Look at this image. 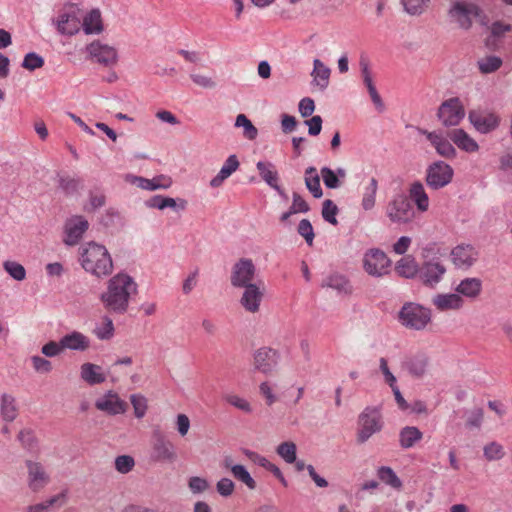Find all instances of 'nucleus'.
Wrapping results in <instances>:
<instances>
[{
  "instance_id": "dca6fc26",
  "label": "nucleus",
  "mask_w": 512,
  "mask_h": 512,
  "mask_svg": "<svg viewBox=\"0 0 512 512\" xmlns=\"http://www.w3.org/2000/svg\"><path fill=\"white\" fill-rule=\"evenodd\" d=\"M446 267L439 261H426L419 270V279L423 285L435 288L443 279Z\"/></svg>"
},
{
  "instance_id": "ea45409f",
  "label": "nucleus",
  "mask_w": 512,
  "mask_h": 512,
  "mask_svg": "<svg viewBox=\"0 0 512 512\" xmlns=\"http://www.w3.org/2000/svg\"><path fill=\"white\" fill-rule=\"evenodd\" d=\"M164 179H165L164 177L146 179V178L140 177V176H133L132 183L136 184L138 187H140L142 189L154 191L157 189H166V188L170 187L171 181L167 180L166 183H162L161 181Z\"/></svg>"
},
{
  "instance_id": "9d476101",
  "label": "nucleus",
  "mask_w": 512,
  "mask_h": 512,
  "mask_svg": "<svg viewBox=\"0 0 512 512\" xmlns=\"http://www.w3.org/2000/svg\"><path fill=\"white\" fill-rule=\"evenodd\" d=\"M256 275V267L251 259L241 258L232 268L231 285L237 288H243L252 285Z\"/></svg>"
},
{
  "instance_id": "393cba45",
  "label": "nucleus",
  "mask_w": 512,
  "mask_h": 512,
  "mask_svg": "<svg viewBox=\"0 0 512 512\" xmlns=\"http://www.w3.org/2000/svg\"><path fill=\"white\" fill-rule=\"evenodd\" d=\"M447 136L459 149L465 152L472 153L479 150L478 143L461 128L448 131Z\"/></svg>"
},
{
  "instance_id": "7c9ffc66",
  "label": "nucleus",
  "mask_w": 512,
  "mask_h": 512,
  "mask_svg": "<svg viewBox=\"0 0 512 512\" xmlns=\"http://www.w3.org/2000/svg\"><path fill=\"white\" fill-rule=\"evenodd\" d=\"M80 377L89 385L101 384L106 380L102 368L99 365L89 362L81 365Z\"/></svg>"
},
{
  "instance_id": "de8ad7c7",
  "label": "nucleus",
  "mask_w": 512,
  "mask_h": 512,
  "mask_svg": "<svg viewBox=\"0 0 512 512\" xmlns=\"http://www.w3.org/2000/svg\"><path fill=\"white\" fill-rule=\"evenodd\" d=\"M231 473L237 480L243 482L249 489L253 490L256 488L255 480L251 477L250 473L243 465H235L232 467Z\"/></svg>"
},
{
  "instance_id": "c85d7f7f",
  "label": "nucleus",
  "mask_w": 512,
  "mask_h": 512,
  "mask_svg": "<svg viewBox=\"0 0 512 512\" xmlns=\"http://www.w3.org/2000/svg\"><path fill=\"white\" fill-rule=\"evenodd\" d=\"M432 302L439 311L458 310L464 304L462 297L456 293L437 294Z\"/></svg>"
},
{
  "instance_id": "f257e3e1",
  "label": "nucleus",
  "mask_w": 512,
  "mask_h": 512,
  "mask_svg": "<svg viewBox=\"0 0 512 512\" xmlns=\"http://www.w3.org/2000/svg\"><path fill=\"white\" fill-rule=\"evenodd\" d=\"M137 293V284L127 274L119 273L108 281L107 291L100 300L104 307L117 314H124L129 306L130 296Z\"/></svg>"
},
{
  "instance_id": "5701e85b",
  "label": "nucleus",
  "mask_w": 512,
  "mask_h": 512,
  "mask_svg": "<svg viewBox=\"0 0 512 512\" xmlns=\"http://www.w3.org/2000/svg\"><path fill=\"white\" fill-rule=\"evenodd\" d=\"M244 288L240 303L250 313L259 311L260 303L264 296L263 289L258 284L248 285Z\"/></svg>"
},
{
  "instance_id": "f704fd0d",
  "label": "nucleus",
  "mask_w": 512,
  "mask_h": 512,
  "mask_svg": "<svg viewBox=\"0 0 512 512\" xmlns=\"http://www.w3.org/2000/svg\"><path fill=\"white\" fill-rule=\"evenodd\" d=\"M422 438L423 433L415 426H406L399 433V443L403 449L413 447Z\"/></svg>"
},
{
  "instance_id": "bb28decb",
  "label": "nucleus",
  "mask_w": 512,
  "mask_h": 512,
  "mask_svg": "<svg viewBox=\"0 0 512 512\" xmlns=\"http://www.w3.org/2000/svg\"><path fill=\"white\" fill-rule=\"evenodd\" d=\"M239 166L240 162L237 156L235 154L230 155L224 162L218 174L210 180V186L212 188L220 187L226 179L238 170Z\"/></svg>"
},
{
  "instance_id": "4c0bfd02",
  "label": "nucleus",
  "mask_w": 512,
  "mask_h": 512,
  "mask_svg": "<svg viewBox=\"0 0 512 512\" xmlns=\"http://www.w3.org/2000/svg\"><path fill=\"white\" fill-rule=\"evenodd\" d=\"M0 412L3 420L6 422H12L16 419L18 409L16 406V400L12 395L7 393L2 394Z\"/></svg>"
},
{
  "instance_id": "603ef678",
  "label": "nucleus",
  "mask_w": 512,
  "mask_h": 512,
  "mask_svg": "<svg viewBox=\"0 0 512 512\" xmlns=\"http://www.w3.org/2000/svg\"><path fill=\"white\" fill-rule=\"evenodd\" d=\"M96 336L101 340H109L114 335L113 321L108 317H103V324L101 327L95 329Z\"/></svg>"
},
{
  "instance_id": "e2e57ef3",
  "label": "nucleus",
  "mask_w": 512,
  "mask_h": 512,
  "mask_svg": "<svg viewBox=\"0 0 512 512\" xmlns=\"http://www.w3.org/2000/svg\"><path fill=\"white\" fill-rule=\"evenodd\" d=\"M106 203V197L103 193H89V206L85 207L87 212L95 211L103 207Z\"/></svg>"
},
{
  "instance_id": "4d7b16f0",
  "label": "nucleus",
  "mask_w": 512,
  "mask_h": 512,
  "mask_svg": "<svg viewBox=\"0 0 512 512\" xmlns=\"http://www.w3.org/2000/svg\"><path fill=\"white\" fill-rule=\"evenodd\" d=\"M297 232L301 235L306 243L311 246L315 237L311 222L308 219H302L297 228Z\"/></svg>"
},
{
  "instance_id": "c9c22d12",
  "label": "nucleus",
  "mask_w": 512,
  "mask_h": 512,
  "mask_svg": "<svg viewBox=\"0 0 512 512\" xmlns=\"http://www.w3.org/2000/svg\"><path fill=\"white\" fill-rule=\"evenodd\" d=\"M395 270L400 276L410 279L419 276L420 267L412 256H405L397 262Z\"/></svg>"
},
{
  "instance_id": "39448f33",
  "label": "nucleus",
  "mask_w": 512,
  "mask_h": 512,
  "mask_svg": "<svg viewBox=\"0 0 512 512\" xmlns=\"http://www.w3.org/2000/svg\"><path fill=\"white\" fill-rule=\"evenodd\" d=\"M399 318L405 327L422 330L430 322L431 312L419 304L406 303L399 312Z\"/></svg>"
},
{
  "instance_id": "6e6552de",
  "label": "nucleus",
  "mask_w": 512,
  "mask_h": 512,
  "mask_svg": "<svg viewBox=\"0 0 512 512\" xmlns=\"http://www.w3.org/2000/svg\"><path fill=\"white\" fill-rule=\"evenodd\" d=\"M464 117L465 109L458 97L443 101L437 111V118L445 127L457 126Z\"/></svg>"
},
{
  "instance_id": "bf43d9fd",
  "label": "nucleus",
  "mask_w": 512,
  "mask_h": 512,
  "mask_svg": "<svg viewBox=\"0 0 512 512\" xmlns=\"http://www.w3.org/2000/svg\"><path fill=\"white\" fill-rule=\"evenodd\" d=\"M135 465L133 457L129 455H121L115 459V468L118 472L126 474L130 472Z\"/></svg>"
},
{
  "instance_id": "5fc2aeb1",
  "label": "nucleus",
  "mask_w": 512,
  "mask_h": 512,
  "mask_svg": "<svg viewBox=\"0 0 512 512\" xmlns=\"http://www.w3.org/2000/svg\"><path fill=\"white\" fill-rule=\"evenodd\" d=\"M44 65V59L35 52H29L25 55L22 67L34 71L35 69L41 68Z\"/></svg>"
},
{
  "instance_id": "2f4dec72",
  "label": "nucleus",
  "mask_w": 512,
  "mask_h": 512,
  "mask_svg": "<svg viewBox=\"0 0 512 512\" xmlns=\"http://www.w3.org/2000/svg\"><path fill=\"white\" fill-rule=\"evenodd\" d=\"M313 66L312 84L324 91L328 87L331 70L319 59L313 61Z\"/></svg>"
},
{
  "instance_id": "09e8293b",
  "label": "nucleus",
  "mask_w": 512,
  "mask_h": 512,
  "mask_svg": "<svg viewBox=\"0 0 512 512\" xmlns=\"http://www.w3.org/2000/svg\"><path fill=\"white\" fill-rule=\"evenodd\" d=\"M339 209L337 205L330 199H327L322 204V217L323 219L332 224L337 225L338 221L336 219V215L338 214Z\"/></svg>"
},
{
  "instance_id": "1a4fd4ad",
  "label": "nucleus",
  "mask_w": 512,
  "mask_h": 512,
  "mask_svg": "<svg viewBox=\"0 0 512 512\" xmlns=\"http://www.w3.org/2000/svg\"><path fill=\"white\" fill-rule=\"evenodd\" d=\"M280 354L271 347H261L253 354V368L265 375H272L277 371Z\"/></svg>"
},
{
  "instance_id": "79ce46f5",
  "label": "nucleus",
  "mask_w": 512,
  "mask_h": 512,
  "mask_svg": "<svg viewBox=\"0 0 512 512\" xmlns=\"http://www.w3.org/2000/svg\"><path fill=\"white\" fill-rule=\"evenodd\" d=\"M297 447L292 441L282 442L276 449L277 454L289 464L294 463L297 459Z\"/></svg>"
},
{
  "instance_id": "b1692460",
  "label": "nucleus",
  "mask_w": 512,
  "mask_h": 512,
  "mask_svg": "<svg viewBox=\"0 0 512 512\" xmlns=\"http://www.w3.org/2000/svg\"><path fill=\"white\" fill-rule=\"evenodd\" d=\"M322 288H330L341 296H350L353 293V286L349 279L340 273H333L323 279Z\"/></svg>"
},
{
  "instance_id": "49530a36",
  "label": "nucleus",
  "mask_w": 512,
  "mask_h": 512,
  "mask_svg": "<svg viewBox=\"0 0 512 512\" xmlns=\"http://www.w3.org/2000/svg\"><path fill=\"white\" fill-rule=\"evenodd\" d=\"M430 0H402L404 10L410 15H420L429 6Z\"/></svg>"
},
{
  "instance_id": "cd10ccee",
  "label": "nucleus",
  "mask_w": 512,
  "mask_h": 512,
  "mask_svg": "<svg viewBox=\"0 0 512 512\" xmlns=\"http://www.w3.org/2000/svg\"><path fill=\"white\" fill-rule=\"evenodd\" d=\"M63 350L85 351L90 347V340L83 333L73 331L61 338Z\"/></svg>"
},
{
  "instance_id": "864d4df0",
  "label": "nucleus",
  "mask_w": 512,
  "mask_h": 512,
  "mask_svg": "<svg viewBox=\"0 0 512 512\" xmlns=\"http://www.w3.org/2000/svg\"><path fill=\"white\" fill-rule=\"evenodd\" d=\"M320 172L323 182L327 188L336 189L340 187L341 182L335 171H333L329 167H323Z\"/></svg>"
},
{
  "instance_id": "aec40b11",
  "label": "nucleus",
  "mask_w": 512,
  "mask_h": 512,
  "mask_svg": "<svg viewBox=\"0 0 512 512\" xmlns=\"http://www.w3.org/2000/svg\"><path fill=\"white\" fill-rule=\"evenodd\" d=\"M401 367L411 377L419 379L422 378L428 370L429 358L423 353H417L406 357L402 362Z\"/></svg>"
},
{
  "instance_id": "9b49d317",
  "label": "nucleus",
  "mask_w": 512,
  "mask_h": 512,
  "mask_svg": "<svg viewBox=\"0 0 512 512\" xmlns=\"http://www.w3.org/2000/svg\"><path fill=\"white\" fill-rule=\"evenodd\" d=\"M365 271L375 277H381L389 272L391 260L380 249L369 250L363 259Z\"/></svg>"
},
{
  "instance_id": "6ab92c4d",
  "label": "nucleus",
  "mask_w": 512,
  "mask_h": 512,
  "mask_svg": "<svg viewBox=\"0 0 512 512\" xmlns=\"http://www.w3.org/2000/svg\"><path fill=\"white\" fill-rule=\"evenodd\" d=\"M478 252L469 244H461L451 251V261L458 268L468 269L477 261Z\"/></svg>"
},
{
  "instance_id": "a211bd4d",
  "label": "nucleus",
  "mask_w": 512,
  "mask_h": 512,
  "mask_svg": "<svg viewBox=\"0 0 512 512\" xmlns=\"http://www.w3.org/2000/svg\"><path fill=\"white\" fill-rule=\"evenodd\" d=\"M28 470V486L33 492L42 490L49 482L50 477L40 462L26 460Z\"/></svg>"
},
{
  "instance_id": "13d9d810",
  "label": "nucleus",
  "mask_w": 512,
  "mask_h": 512,
  "mask_svg": "<svg viewBox=\"0 0 512 512\" xmlns=\"http://www.w3.org/2000/svg\"><path fill=\"white\" fill-rule=\"evenodd\" d=\"M482 73H491L496 71L502 64V60L496 56L486 57L478 62Z\"/></svg>"
},
{
  "instance_id": "ddd939ff",
  "label": "nucleus",
  "mask_w": 512,
  "mask_h": 512,
  "mask_svg": "<svg viewBox=\"0 0 512 512\" xmlns=\"http://www.w3.org/2000/svg\"><path fill=\"white\" fill-rule=\"evenodd\" d=\"M86 51L92 60L107 67L116 65L118 61L117 50L112 46L101 43L99 40L87 45Z\"/></svg>"
},
{
  "instance_id": "338daca9",
  "label": "nucleus",
  "mask_w": 512,
  "mask_h": 512,
  "mask_svg": "<svg viewBox=\"0 0 512 512\" xmlns=\"http://www.w3.org/2000/svg\"><path fill=\"white\" fill-rule=\"evenodd\" d=\"M225 400L232 406H234L246 413L252 412L250 403L237 395H227L225 397Z\"/></svg>"
},
{
  "instance_id": "20e7f679",
  "label": "nucleus",
  "mask_w": 512,
  "mask_h": 512,
  "mask_svg": "<svg viewBox=\"0 0 512 512\" xmlns=\"http://www.w3.org/2000/svg\"><path fill=\"white\" fill-rule=\"evenodd\" d=\"M177 458L175 445L159 427L155 428L151 436V459L155 462L174 463Z\"/></svg>"
},
{
  "instance_id": "0e129e2a",
  "label": "nucleus",
  "mask_w": 512,
  "mask_h": 512,
  "mask_svg": "<svg viewBox=\"0 0 512 512\" xmlns=\"http://www.w3.org/2000/svg\"><path fill=\"white\" fill-rule=\"evenodd\" d=\"M235 489L234 482L229 478H222L216 484L217 492L223 497H229Z\"/></svg>"
},
{
  "instance_id": "8fccbe9b",
  "label": "nucleus",
  "mask_w": 512,
  "mask_h": 512,
  "mask_svg": "<svg viewBox=\"0 0 512 512\" xmlns=\"http://www.w3.org/2000/svg\"><path fill=\"white\" fill-rule=\"evenodd\" d=\"M5 271L15 280L23 281L26 278V270L23 265L15 261H5Z\"/></svg>"
},
{
  "instance_id": "72a5a7b5",
  "label": "nucleus",
  "mask_w": 512,
  "mask_h": 512,
  "mask_svg": "<svg viewBox=\"0 0 512 512\" xmlns=\"http://www.w3.org/2000/svg\"><path fill=\"white\" fill-rule=\"evenodd\" d=\"M409 196L415 202L419 211H427L429 207V198L425 192L423 184L420 181H415L411 184L409 189Z\"/></svg>"
},
{
  "instance_id": "680f3d73",
  "label": "nucleus",
  "mask_w": 512,
  "mask_h": 512,
  "mask_svg": "<svg viewBox=\"0 0 512 512\" xmlns=\"http://www.w3.org/2000/svg\"><path fill=\"white\" fill-rule=\"evenodd\" d=\"M251 459L257 463L259 466L265 468L270 471L274 476L280 475V469L273 463H271L267 458L260 456L256 453H251Z\"/></svg>"
},
{
  "instance_id": "c03bdc74",
  "label": "nucleus",
  "mask_w": 512,
  "mask_h": 512,
  "mask_svg": "<svg viewBox=\"0 0 512 512\" xmlns=\"http://www.w3.org/2000/svg\"><path fill=\"white\" fill-rule=\"evenodd\" d=\"M378 189V182L375 178H371L370 184L366 187L362 199V207L365 210H370L375 205V196Z\"/></svg>"
},
{
  "instance_id": "37998d69",
  "label": "nucleus",
  "mask_w": 512,
  "mask_h": 512,
  "mask_svg": "<svg viewBox=\"0 0 512 512\" xmlns=\"http://www.w3.org/2000/svg\"><path fill=\"white\" fill-rule=\"evenodd\" d=\"M236 127H243V135L245 138L249 140L256 139L258 135L257 128L252 124V122L246 117L244 114H239L236 117L235 121Z\"/></svg>"
},
{
  "instance_id": "c756f323",
  "label": "nucleus",
  "mask_w": 512,
  "mask_h": 512,
  "mask_svg": "<svg viewBox=\"0 0 512 512\" xmlns=\"http://www.w3.org/2000/svg\"><path fill=\"white\" fill-rule=\"evenodd\" d=\"M146 205L150 208H157L163 210L165 208H172L175 210H185L187 201L184 199H173L162 195H155L146 201Z\"/></svg>"
},
{
  "instance_id": "3c124183",
  "label": "nucleus",
  "mask_w": 512,
  "mask_h": 512,
  "mask_svg": "<svg viewBox=\"0 0 512 512\" xmlns=\"http://www.w3.org/2000/svg\"><path fill=\"white\" fill-rule=\"evenodd\" d=\"M484 456L488 461L500 460L505 456L504 448L497 442H491L484 447Z\"/></svg>"
},
{
  "instance_id": "e433bc0d",
  "label": "nucleus",
  "mask_w": 512,
  "mask_h": 512,
  "mask_svg": "<svg viewBox=\"0 0 512 512\" xmlns=\"http://www.w3.org/2000/svg\"><path fill=\"white\" fill-rule=\"evenodd\" d=\"M304 180L306 188L314 198H321L323 196V191L320 185V176L315 167L311 166L305 170Z\"/></svg>"
},
{
  "instance_id": "0eeeda50",
  "label": "nucleus",
  "mask_w": 512,
  "mask_h": 512,
  "mask_svg": "<svg viewBox=\"0 0 512 512\" xmlns=\"http://www.w3.org/2000/svg\"><path fill=\"white\" fill-rule=\"evenodd\" d=\"M453 168L444 161H435L426 169L425 181L429 188L439 190L451 183Z\"/></svg>"
},
{
  "instance_id": "473e14b6",
  "label": "nucleus",
  "mask_w": 512,
  "mask_h": 512,
  "mask_svg": "<svg viewBox=\"0 0 512 512\" xmlns=\"http://www.w3.org/2000/svg\"><path fill=\"white\" fill-rule=\"evenodd\" d=\"M85 34H99L103 31L101 13L98 9L91 10L81 23Z\"/></svg>"
},
{
  "instance_id": "f03ea898",
  "label": "nucleus",
  "mask_w": 512,
  "mask_h": 512,
  "mask_svg": "<svg viewBox=\"0 0 512 512\" xmlns=\"http://www.w3.org/2000/svg\"><path fill=\"white\" fill-rule=\"evenodd\" d=\"M80 262L85 271L98 278L108 276L113 271V262L108 250L93 241L81 247Z\"/></svg>"
},
{
  "instance_id": "423d86ee",
  "label": "nucleus",
  "mask_w": 512,
  "mask_h": 512,
  "mask_svg": "<svg viewBox=\"0 0 512 512\" xmlns=\"http://www.w3.org/2000/svg\"><path fill=\"white\" fill-rule=\"evenodd\" d=\"M386 214L392 222L406 224L415 217V210L406 195L398 194L388 203Z\"/></svg>"
},
{
  "instance_id": "f3484780",
  "label": "nucleus",
  "mask_w": 512,
  "mask_h": 512,
  "mask_svg": "<svg viewBox=\"0 0 512 512\" xmlns=\"http://www.w3.org/2000/svg\"><path fill=\"white\" fill-rule=\"evenodd\" d=\"M418 133L425 135L427 140L431 143V145L435 148L436 152L447 159H453L456 157V149L450 143V141L445 138L443 135L436 131H428L426 129L417 127Z\"/></svg>"
},
{
  "instance_id": "a878e982",
  "label": "nucleus",
  "mask_w": 512,
  "mask_h": 512,
  "mask_svg": "<svg viewBox=\"0 0 512 512\" xmlns=\"http://www.w3.org/2000/svg\"><path fill=\"white\" fill-rule=\"evenodd\" d=\"M455 292L461 297L474 300L482 292V280L476 277L465 278L455 287Z\"/></svg>"
},
{
  "instance_id": "052dcab7",
  "label": "nucleus",
  "mask_w": 512,
  "mask_h": 512,
  "mask_svg": "<svg viewBox=\"0 0 512 512\" xmlns=\"http://www.w3.org/2000/svg\"><path fill=\"white\" fill-rule=\"evenodd\" d=\"M131 404L134 408V414L137 418H142L147 410L146 399L142 395L132 394L130 397Z\"/></svg>"
},
{
  "instance_id": "2eb2a0df",
  "label": "nucleus",
  "mask_w": 512,
  "mask_h": 512,
  "mask_svg": "<svg viewBox=\"0 0 512 512\" xmlns=\"http://www.w3.org/2000/svg\"><path fill=\"white\" fill-rule=\"evenodd\" d=\"M88 228V221L81 215H75L67 219L64 226V243L68 246L78 244Z\"/></svg>"
},
{
  "instance_id": "69168bd1",
  "label": "nucleus",
  "mask_w": 512,
  "mask_h": 512,
  "mask_svg": "<svg viewBox=\"0 0 512 512\" xmlns=\"http://www.w3.org/2000/svg\"><path fill=\"white\" fill-rule=\"evenodd\" d=\"M190 78L194 84L202 88L213 89L216 87V82L209 76L192 73L190 74Z\"/></svg>"
},
{
  "instance_id": "f8f14e48",
  "label": "nucleus",
  "mask_w": 512,
  "mask_h": 512,
  "mask_svg": "<svg viewBox=\"0 0 512 512\" xmlns=\"http://www.w3.org/2000/svg\"><path fill=\"white\" fill-rule=\"evenodd\" d=\"M468 119L473 127L481 134L495 131L501 122V118L494 112L474 109L469 111Z\"/></svg>"
},
{
  "instance_id": "4468645a",
  "label": "nucleus",
  "mask_w": 512,
  "mask_h": 512,
  "mask_svg": "<svg viewBox=\"0 0 512 512\" xmlns=\"http://www.w3.org/2000/svg\"><path fill=\"white\" fill-rule=\"evenodd\" d=\"M480 8L472 3L456 1L449 10V15L461 28L469 29L472 26V17L480 15Z\"/></svg>"
},
{
  "instance_id": "a18cd8bd",
  "label": "nucleus",
  "mask_w": 512,
  "mask_h": 512,
  "mask_svg": "<svg viewBox=\"0 0 512 512\" xmlns=\"http://www.w3.org/2000/svg\"><path fill=\"white\" fill-rule=\"evenodd\" d=\"M378 477L381 481L392 486L393 488H400L402 486L401 480L390 467H380L378 469Z\"/></svg>"
},
{
  "instance_id": "774afa93",
  "label": "nucleus",
  "mask_w": 512,
  "mask_h": 512,
  "mask_svg": "<svg viewBox=\"0 0 512 512\" xmlns=\"http://www.w3.org/2000/svg\"><path fill=\"white\" fill-rule=\"evenodd\" d=\"M31 361L33 368L40 373H49L52 370V363L40 356H32Z\"/></svg>"
},
{
  "instance_id": "a19ab883",
  "label": "nucleus",
  "mask_w": 512,
  "mask_h": 512,
  "mask_svg": "<svg viewBox=\"0 0 512 512\" xmlns=\"http://www.w3.org/2000/svg\"><path fill=\"white\" fill-rule=\"evenodd\" d=\"M80 184V179L72 178L70 176H60L58 179V186L66 196L78 193Z\"/></svg>"
},
{
  "instance_id": "6e6d98bb",
  "label": "nucleus",
  "mask_w": 512,
  "mask_h": 512,
  "mask_svg": "<svg viewBox=\"0 0 512 512\" xmlns=\"http://www.w3.org/2000/svg\"><path fill=\"white\" fill-rule=\"evenodd\" d=\"M18 440L23 448L32 451L36 448V438L31 429H22L18 434Z\"/></svg>"
},
{
  "instance_id": "412c9836",
  "label": "nucleus",
  "mask_w": 512,
  "mask_h": 512,
  "mask_svg": "<svg viewBox=\"0 0 512 512\" xmlns=\"http://www.w3.org/2000/svg\"><path fill=\"white\" fill-rule=\"evenodd\" d=\"M127 403L121 400L116 393L109 391L95 402V407L109 415L123 414L126 412Z\"/></svg>"
},
{
  "instance_id": "7ed1b4c3",
  "label": "nucleus",
  "mask_w": 512,
  "mask_h": 512,
  "mask_svg": "<svg viewBox=\"0 0 512 512\" xmlns=\"http://www.w3.org/2000/svg\"><path fill=\"white\" fill-rule=\"evenodd\" d=\"M357 442L365 443L368 439L382 430L383 421L378 407H366L358 418Z\"/></svg>"
},
{
  "instance_id": "4be33fe9",
  "label": "nucleus",
  "mask_w": 512,
  "mask_h": 512,
  "mask_svg": "<svg viewBox=\"0 0 512 512\" xmlns=\"http://www.w3.org/2000/svg\"><path fill=\"white\" fill-rule=\"evenodd\" d=\"M57 31L72 36L80 31L81 20L75 10L61 12L56 20Z\"/></svg>"
},
{
  "instance_id": "58836bf2",
  "label": "nucleus",
  "mask_w": 512,
  "mask_h": 512,
  "mask_svg": "<svg viewBox=\"0 0 512 512\" xmlns=\"http://www.w3.org/2000/svg\"><path fill=\"white\" fill-rule=\"evenodd\" d=\"M256 168L261 178L272 188L278 184V173L275 170V166L271 162L259 161L256 164Z\"/></svg>"
}]
</instances>
